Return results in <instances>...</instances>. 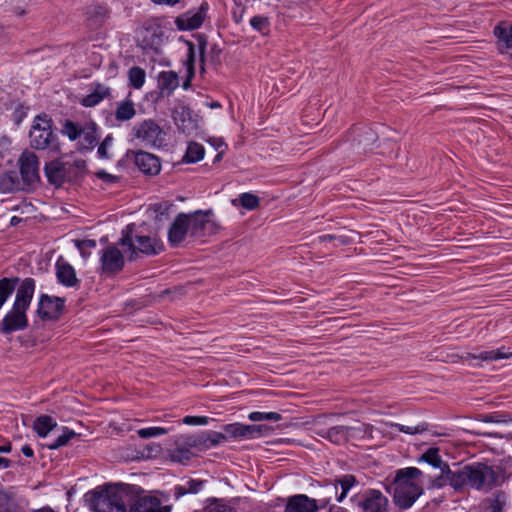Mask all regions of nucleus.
Instances as JSON below:
<instances>
[{"label": "nucleus", "instance_id": "774afa93", "mask_svg": "<svg viewBox=\"0 0 512 512\" xmlns=\"http://www.w3.org/2000/svg\"><path fill=\"white\" fill-rule=\"evenodd\" d=\"M203 36H204L203 34H198V43H199L201 58H203V56H204V50H205V46H206V40L204 39Z\"/></svg>", "mask_w": 512, "mask_h": 512}, {"label": "nucleus", "instance_id": "e433bc0d", "mask_svg": "<svg viewBox=\"0 0 512 512\" xmlns=\"http://www.w3.org/2000/svg\"><path fill=\"white\" fill-rule=\"evenodd\" d=\"M204 153L205 150L201 144L191 142L187 147V151L183 160L187 163H195L203 159Z\"/></svg>", "mask_w": 512, "mask_h": 512}, {"label": "nucleus", "instance_id": "0e129e2a", "mask_svg": "<svg viewBox=\"0 0 512 512\" xmlns=\"http://www.w3.org/2000/svg\"><path fill=\"white\" fill-rule=\"evenodd\" d=\"M169 209L167 203H157L153 205V210L160 215H163Z\"/></svg>", "mask_w": 512, "mask_h": 512}, {"label": "nucleus", "instance_id": "f704fd0d", "mask_svg": "<svg viewBox=\"0 0 512 512\" xmlns=\"http://www.w3.org/2000/svg\"><path fill=\"white\" fill-rule=\"evenodd\" d=\"M18 283V277H4L0 279V309L3 307L7 299L13 294Z\"/></svg>", "mask_w": 512, "mask_h": 512}, {"label": "nucleus", "instance_id": "9d476101", "mask_svg": "<svg viewBox=\"0 0 512 512\" xmlns=\"http://www.w3.org/2000/svg\"><path fill=\"white\" fill-rule=\"evenodd\" d=\"M65 308V299L41 294L38 302L37 315L42 320H58Z\"/></svg>", "mask_w": 512, "mask_h": 512}, {"label": "nucleus", "instance_id": "49530a36", "mask_svg": "<svg viewBox=\"0 0 512 512\" xmlns=\"http://www.w3.org/2000/svg\"><path fill=\"white\" fill-rule=\"evenodd\" d=\"M240 204L248 209L253 210L259 206V197L252 193H243L239 196Z\"/></svg>", "mask_w": 512, "mask_h": 512}, {"label": "nucleus", "instance_id": "f8f14e48", "mask_svg": "<svg viewBox=\"0 0 512 512\" xmlns=\"http://www.w3.org/2000/svg\"><path fill=\"white\" fill-rule=\"evenodd\" d=\"M21 180L27 189L40 181L39 160L35 153L25 151L19 159Z\"/></svg>", "mask_w": 512, "mask_h": 512}, {"label": "nucleus", "instance_id": "69168bd1", "mask_svg": "<svg viewBox=\"0 0 512 512\" xmlns=\"http://www.w3.org/2000/svg\"><path fill=\"white\" fill-rule=\"evenodd\" d=\"M154 4L157 5H167V6H175L180 2V0H151Z\"/></svg>", "mask_w": 512, "mask_h": 512}, {"label": "nucleus", "instance_id": "aec40b11", "mask_svg": "<svg viewBox=\"0 0 512 512\" xmlns=\"http://www.w3.org/2000/svg\"><path fill=\"white\" fill-rule=\"evenodd\" d=\"M351 431H362L361 428H354L349 426H333L331 428H320L315 431V433L324 438L329 440L330 442L334 444H344L349 440Z\"/></svg>", "mask_w": 512, "mask_h": 512}, {"label": "nucleus", "instance_id": "de8ad7c7", "mask_svg": "<svg viewBox=\"0 0 512 512\" xmlns=\"http://www.w3.org/2000/svg\"><path fill=\"white\" fill-rule=\"evenodd\" d=\"M192 456L193 453L190 451V449L185 447H177L171 453V459L180 463L189 461Z\"/></svg>", "mask_w": 512, "mask_h": 512}, {"label": "nucleus", "instance_id": "4d7b16f0", "mask_svg": "<svg viewBox=\"0 0 512 512\" xmlns=\"http://www.w3.org/2000/svg\"><path fill=\"white\" fill-rule=\"evenodd\" d=\"M250 24L253 29L260 31L264 28L265 24H267V18L261 16H254L251 18Z\"/></svg>", "mask_w": 512, "mask_h": 512}, {"label": "nucleus", "instance_id": "f3484780", "mask_svg": "<svg viewBox=\"0 0 512 512\" xmlns=\"http://www.w3.org/2000/svg\"><path fill=\"white\" fill-rule=\"evenodd\" d=\"M440 450L437 447H431L426 452H424L421 457L419 458V461H424L434 468H439L441 470V474L439 477H437L434 481V486L436 487H443L444 485H447L448 482L446 481V472L447 470H451L449 465L445 463L440 454Z\"/></svg>", "mask_w": 512, "mask_h": 512}, {"label": "nucleus", "instance_id": "412c9836", "mask_svg": "<svg viewBox=\"0 0 512 512\" xmlns=\"http://www.w3.org/2000/svg\"><path fill=\"white\" fill-rule=\"evenodd\" d=\"M134 162L139 170L147 175H157L161 169L158 157L145 151L136 152Z\"/></svg>", "mask_w": 512, "mask_h": 512}, {"label": "nucleus", "instance_id": "e2e57ef3", "mask_svg": "<svg viewBox=\"0 0 512 512\" xmlns=\"http://www.w3.org/2000/svg\"><path fill=\"white\" fill-rule=\"evenodd\" d=\"M163 21H164L163 19L157 18V19L152 20L151 22H146L145 23L146 31L149 32L150 30H153L154 27L161 28Z\"/></svg>", "mask_w": 512, "mask_h": 512}, {"label": "nucleus", "instance_id": "c756f323", "mask_svg": "<svg viewBox=\"0 0 512 512\" xmlns=\"http://www.w3.org/2000/svg\"><path fill=\"white\" fill-rule=\"evenodd\" d=\"M507 504L505 492L498 491L484 501V512H503Z\"/></svg>", "mask_w": 512, "mask_h": 512}, {"label": "nucleus", "instance_id": "7c9ffc66", "mask_svg": "<svg viewBox=\"0 0 512 512\" xmlns=\"http://www.w3.org/2000/svg\"><path fill=\"white\" fill-rule=\"evenodd\" d=\"M205 484V481L199 480V479H189L185 481L183 484L177 485L174 489V496L176 499H179L180 497L191 493L195 494L198 493L203 485Z\"/></svg>", "mask_w": 512, "mask_h": 512}, {"label": "nucleus", "instance_id": "13d9d810", "mask_svg": "<svg viewBox=\"0 0 512 512\" xmlns=\"http://www.w3.org/2000/svg\"><path fill=\"white\" fill-rule=\"evenodd\" d=\"M493 32H512V22L501 21L493 29Z\"/></svg>", "mask_w": 512, "mask_h": 512}, {"label": "nucleus", "instance_id": "338daca9", "mask_svg": "<svg viewBox=\"0 0 512 512\" xmlns=\"http://www.w3.org/2000/svg\"><path fill=\"white\" fill-rule=\"evenodd\" d=\"M207 512H235L232 508L228 506H215L210 508Z\"/></svg>", "mask_w": 512, "mask_h": 512}, {"label": "nucleus", "instance_id": "a18cd8bd", "mask_svg": "<svg viewBox=\"0 0 512 512\" xmlns=\"http://www.w3.org/2000/svg\"><path fill=\"white\" fill-rule=\"evenodd\" d=\"M81 130L82 128L76 123L71 120H66L62 132L67 135L70 140L74 141L81 136Z\"/></svg>", "mask_w": 512, "mask_h": 512}, {"label": "nucleus", "instance_id": "1a4fd4ad", "mask_svg": "<svg viewBox=\"0 0 512 512\" xmlns=\"http://www.w3.org/2000/svg\"><path fill=\"white\" fill-rule=\"evenodd\" d=\"M172 119L178 130L190 135L198 129L197 115L183 102H178L172 109Z\"/></svg>", "mask_w": 512, "mask_h": 512}, {"label": "nucleus", "instance_id": "9b49d317", "mask_svg": "<svg viewBox=\"0 0 512 512\" xmlns=\"http://www.w3.org/2000/svg\"><path fill=\"white\" fill-rule=\"evenodd\" d=\"M326 507L325 500H315L305 494H296L286 499L284 512H318Z\"/></svg>", "mask_w": 512, "mask_h": 512}, {"label": "nucleus", "instance_id": "f257e3e1", "mask_svg": "<svg viewBox=\"0 0 512 512\" xmlns=\"http://www.w3.org/2000/svg\"><path fill=\"white\" fill-rule=\"evenodd\" d=\"M130 486L126 484H109L89 491L85 497L93 512H170L169 506H161L154 497H140L130 504Z\"/></svg>", "mask_w": 512, "mask_h": 512}, {"label": "nucleus", "instance_id": "6ab92c4d", "mask_svg": "<svg viewBox=\"0 0 512 512\" xmlns=\"http://www.w3.org/2000/svg\"><path fill=\"white\" fill-rule=\"evenodd\" d=\"M35 280L27 277L23 280L19 279L16 286V296L13 305L28 310L35 292Z\"/></svg>", "mask_w": 512, "mask_h": 512}, {"label": "nucleus", "instance_id": "37998d69", "mask_svg": "<svg viewBox=\"0 0 512 512\" xmlns=\"http://www.w3.org/2000/svg\"><path fill=\"white\" fill-rule=\"evenodd\" d=\"M188 45V77L183 83V88L188 89L191 85V79L194 76L193 64L195 62V51L194 45L191 42H187Z\"/></svg>", "mask_w": 512, "mask_h": 512}, {"label": "nucleus", "instance_id": "052dcab7", "mask_svg": "<svg viewBox=\"0 0 512 512\" xmlns=\"http://www.w3.org/2000/svg\"><path fill=\"white\" fill-rule=\"evenodd\" d=\"M189 446L191 447H197L199 445H205V440H204V436L203 434L199 435V436H191L187 439V442H186Z\"/></svg>", "mask_w": 512, "mask_h": 512}, {"label": "nucleus", "instance_id": "4be33fe9", "mask_svg": "<svg viewBox=\"0 0 512 512\" xmlns=\"http://www.w3.org/2000/svg\"><path fill=\"white\" fill-rule=\"evenodd\" d=\"M56 277L66 287H76L79 284L73 266L61 258L56 262Z\"/></svg>", "mask_w": 512, "mask_h": 512}, {"label": "nucleus", "instance_id": "2f4dec72", "mask_svg": "<svg viewBox=\"0 0 512 512\" xmlns=\"http://www.w3.org/2000/svg\"><path fill=\"white\" fill-rule=\"evenodd\" d=\"M83 146L86 149H93L99 140L98 127L94 122L87 123L81 130Z\"/></svg>", "mask_w": 512, "mask_h": 512}, {"label": "nucleus", "instance_id": "a878e982", "mask_svg": "<svg viewBox=\"0 0 512 512\" xmlns=\"http://www.w3.org/2000/svg\"><path fill=\"white\" fill-rule=\"evenodd\" d=\"M136 116L135 103L130 98V95L124 100L116 103L114 110V117L117 122H127Z\"/></svg>", "mask_w": 512, "mask_h": 512}, {"label": "nucleus", "instance_id": "f03ea898", "mask_svg": "<svg viewBox=\"0 0 512 512\" xmlns=\"http://www.w3.org/2000/svg\"><path fill=\"white\" fill-rule=\"evenodd\" d=\"M445 477L448 485L457 492H463L469 488L487 492L501 485L505 480L504 470L501 467L481 462L447 470Z\"/></svg>", "mask_w": 512, "mask_h": 512}, {"label": "nucleus", "instance_id": "393cba45", "mask_svg": "<svg viewBox=\"0 0 512 512\" xmlns=\"http://www.w3.org/2000/svg\"><path fill=\"white\" fill-rule=\"evenodd\" d=\"M337 487V501L342 502L348 495L349 491L360 484L356 476L352 474H343L333 479Z\"/></svg>", "mask_w": 512, "mask_h": 512}, {"label": "nucleus", "instance_id": "bf43d9fd", "mask_svg": "<svg viewBox=\"0 0 512 512\" xmlns=\"http://www.w3.org/2000/svg\"><path fill=\"white\" fill-rule=\"evenodd\" d=\"M96 176L101 179V180H104L108 183H115L117 182L118 180V177L117 176H114V175H111L109 173H107L106 171L104 170H101V171H98L96 173Z\"/></svg>", "mask_w": 512, "mask_h": 512}, {"label": "nucleus", "instance_id": "72a5a7b5", "mask_svg": "<svg viewBox=\"0 0 512 512\" xmlns=\"http://www.w3.org/2000/svg\"><path fill=\"white\" fill-rule=\"evenodd\" d=\"M227 437L235 439H251L250 425L241 423L227 424L223 427Z\"/></svg>", "mask_w": 512, "mask_h": 512}, {"label": "nucleus", "instance_id": "39448f33", "mask_svg": "<svg viewBox=\"0 0 512 512\" xmlns=\"http://www.w3.org/2000/svg\"><path fill=\"white\" fill-rule=\"evenodd\" d=\"M53 121L46 114L35 117L29 137L30 145L37 150L49 149L57 151L59 149L58 137L52 130Z\"/></svg>", "mask_w": 512, "mask_h": 512}, {"label": "nucleus", "instance_id": "b1692460", "mask_svg": "<svg viewBox=\"0 0 512 512\" xmlns=\"http://www.w3.org/2000/svg\"><path fill=\"white\" fill-rule=\"evenodd\" d=\"M111 88L102 83H93L92 91L83 97L80 103L85 107H94L104 99L111 98Z\"/></svg>", "mask_w": 512, "mask_h": 512}, {"label": "nucleus", "instance_id": "bb28decb", "mask_svg": "<svg viewBox=\"0 0 512 512\" xmlns=\"http://www.w3.org/2000/svg\"><path fill=\"white\" fill-rule=\"evenodd\" d=\"M108 17L107 10L102 6H91L86 11L87 26L91 30H98L103 27Z\"/></svg>", "mask_w": 512, "mask_h": 512}, {"label": "nucleus", "instance_id": "2eb2a0df", "mask_svg": "<svg viewBox=\"0 0 512 512\" xmlns=\"http://www.w3.org/2000/svg\"><path fill=\"white\" fill-rule=\"evenodd\" d=\"M100 263L101 272L106 275H112L123 269L124 257L117 247L109 246L102 250Z\"/></svg>", "mask_w": 512, "mask_h": 512}, {"label": "nucleus", "instance_id": "a211bd4d", "mask_svg": "<svg viewBox=\"0 0 512 512\" xmlns=\"http://www.w3.org/2000/svg\"><path fill=\"white\" fill-rule=\"evenodd\" d=\"M189 235V218L186 213H179L168 230V242L178 247Z\"/></svg>", "mask_w": 512, "mask_h": 512}, {"label": "nucleus", "instance_id": "58836bf2", "mask_svg": "<svg viewBox=\"0 0 512 512\" xmlns=\"http://www.w3.org/2000/svg\"><path fill=\"white\" fill-rule=\"evenodd\" d=\"M388 425L390 427H394V428L398 429V431H400V432H403L406 434H411V435L420 434V433H423L428 430V424L426 422L419 423L415 426H407V425H402V424H398V423H389Z\"/></svg>", "mask_w": 512, "mask_h": 512}, {"label": "nucleus", "instance_id": "79ce46f5", "mask_svg": "<svg viewBox=\"0 0 512 512\" xmlns=\"http://www.w3.org/2000/svg\"><path fill=\"white\" fill-rule=\"evenodd\" d=\"M497 47L500 53L512 58V34H497Z\"/></svg>", "mask_w": 512, "mask_h": 512}, {"label": "nucleus", "instance_id": "ea45409f", "mask_svg": "<svg viewBox=\"0 0 512 512\" xmlns=\"http://www.w3.org/2000/svg\"><path fill=\"white\" fill-rule=\"evenodd\" d=\"M248 418L252 422H259V421H280L282 419V415L277 412H259L254 411L251 412L248 415Z\"/></svg>", "mask_w": 512, "mask_h": 512}, {"label": "nucleus", "instance_id": "864d4df0", "mask_svg": "<svg viewBox=\"0 0 512 512\" xmlns=\"http://www.w3.org/2000/svg\"><path fill=\"white\" fill-rule=\"evenodd\" d=\"M362 136L363 139H358V145L364 143L363 150L365 151L367 146L372 145L376 141L377 136L371 129L366 130Z\"/></svg>", "mask_w": 512, "mask_h": 512}, {"label": "nucleus", "instance_id": "0eeeda50", "mask_svg": "<svg viewBox=\"0 0 512 512\" xmlns=\"http://www.w3.org/2000/svg\"><path fill=\"white\" fill-rule=\"evenodd\" d=\"M120 245L127 246L131 251V260L137 252L156 255L163 249V245L150 236L134 235L133 225L127 226L126 232L120 240Z\"/></svg>", "mask_w": 512, "mask_h": 512}, {"label": "nucleus", "instance_id": "4468645a", "mask_svg": "<svg viewBox=\"0 0 512 512\" xmlns=\"http://www.w3.org/2000/svg\"><path fill=\"white\" fill-rule=\"evenodd\" d=\"M209 4L202 2L197 10H189L175 19L179 30H195L200 28L207 17Z\"/></svg>", "mask_w": 512, "mask_h": 512}, {"label": "nucleus", "instance_id": "7ed1b4c3", "mask_svg": "<svg viewBox=\"0 0 512 512\" xmlns=\"http://www.w3.org/2000/svg\"><path fill=\"white\" fill-rule=\"evenodd\" d=\"M422 471L416 467L399 469L394 481L387 487V491L393 494V501L400 509L410 508L419 496L423 488L419 481Z\"/></svg>", "mask_w": 512, "mask_h": 512}, {"label": "nucleus", "instance_id": "8fccbe9b", "mask_svg": "<svg viewBox=\"0 0 512 512\" xmlns=\"http://www.w3.org/2000/svg\"><path fill=\"white\" fill-rule=\"evenodd\" d=\"M202 434L204 436L205 445L209 442L210 446H216L228 438L225 432L209 431Z\"/></svg>", "mask_w": 512, "mask_h": 512}, {"label": "nucleus", "instance_id": "473e14b6", "mask_svg": "<svg viewBox=\"0 0 512 512\" xmlns=\"http://www.w3.org/2000/svg\"><path fill=\"white\" fill-rule=\"evenodd\" d=\"M56 426V421L48 415H41L37 417L33 423V429L39 437H46Z\"/></svg>", "mask_w": 512, "mask_h": 512}, {"label": "nucleus", "instance_id": "ddd939ff", "mask_svg": "<svg viewBox=\"0 0 512 512\" xmlns=\"http://www.w3.org/2000/svg\"><path fill=\"white\" fill-rule=\"evenodd\" d=\"M26 311L24 308L13 305L0 323V332L7 335L26 329L28 327Z\"/></svg>", "mask_w": 512, "mask_h": 512}, {"label": "nucleus", "instance_id": "6e6552de", "mask_svg": "<svg viewBox=\"0 0 512 512\" xmlns=\"http://www.w3.org/2000/svg\"><path fill=\"white\" fill-rule=\"evenodd\" d=\"M212 214V210H198L187 214L189 218V236L199 239L215 234L220 227L210 218Z\"/></svg>", "mask_w": 512, "mask_h": 512}, {"label": "nucleus", "instance_id": "20e7f679", "mask_svg": "<svg viewBox=\"0 0 512 512\" xmlns=\"http://www.w3.org/2000/svg\"><path fill=\"white\" fill-rule=\"evenodd\" d=\"M44 172L48 182L59 187L64 182H75L82 179L87 173L86 161L83 159L53 160L45 164Z\"/></svg>", "mask_w": 512, "mask_h": 512}, {"label": "nucleus", "instance_id": "a19ab883", "mask_svg": "<svg viewBox=\"0 0 512 512\" xmlns=\"http://www.w3.org/2000/svg\"><path fill=\"white\" fill-rule=\"evenodd\" d=\"M75 436L76 433L73 430H70L65 427L62 435H60L52 443L48 444L47 447L50 450H56L62 446H65L69 442V440H71Z\"/></svg>", "mask_w": 512, "mask_h": 512}, {"label": "nucleus", "instance_id": "6e6d98bb", "mask_svg": "<svg viewBox=\"0 0 512 512\" xmlns=\"http://www.w3.org/2000/svg\"><path fill=\"white\" fill-rule=\"evenodd\" d=\"M113 138L111 135H107L98 147V155L101 158H108L107 148L110 146Z\"/></svg>", "mask_w": 512, "mask_h": 512}, {"label": "nucleus", "instance_id": "603ef678", "mask_svg": "<svg viewBox=\"0 0 512 512\" xmlns=\"http://www.w3.org/2000/svg\"><path fill=\"white\" fill-rule=\"evenodd\" d=\"M75 245L83 258H87L90 255V250L96 247V241L92 239L76 240Z\"/></svg>", "mask_w": 512, "mask_h": 512}, {"label": "nucleus", "instance_id": "5fc2aeb1", "mask_svg": "<svg viewBox=\"0 0 512 512\" xmlns=\"http://www.w3.org/2000/svg\"><path fill=\"white\" fill-rule=\"evenodd\" d=\"M183 422L188 425H206L208 423V417L206 416H186Z\"/></svg>", "mask_w": 512, "mask_h": 512}, {"label": "nucleus", "instance_id": "4c0bfd02", "mask_svg": "<svg viewBox=\"0 0 512 512\" xmlns=\"http://www.w3.org/2000/svg\"><path fill=\"white\" fill-rule=\"evenodd\" d=\"M335 497L337 499V487L332 480H326L321 485V491L318 493V498H314L315 500H325L327 501V506L330 504L332 498Z\"/></svg>", "mask_w": 512, "mask_h": 512}, {"label": "nucleus", "instance_id": "423d86ee", "mask_svg": "<svg viewBox=\"0 0 512 512\" xmlns=\"http://www.w3.org/2000/svg\"><path fill=\"white\" fill-rule=\"evenodd\" d=\"M131 134L149 148L159 149L166 145L167 132L154 119L136 123Z\"/></svg>", "mask_w": 512, "mask_h": 512}, {"label": "nucleus", "instance_id": "dca6fc26", "mask_svg": "<svg viewBox=\"0 0 512 512\" xmlns=\"http://www.w3.org/2000/svg\"><path fill=\"white\" fill-rule=\"evenodd\" d=\"M363 512H388L389 500L379 490H367L358 502Z\"/></svg>", "mask_w": 512, "mask_h": 512}, {"label": "nucleus", "instance_id": "c85d7f7f", "mask_svg": "<svg viewBox=\"0 0 512 512\" xmlns=\"http://www.w3.org/2000/svg\"><path fill=\"white\" fill-rule=\"evenodd\" d=\"M179 80L178 75L174 71H163L158 77V88L162 93L166 92L167 95H171L173 91L178 87Z\"/></svg>", "mask_w": 512, "mask_h": 512}, {"label": "nucleus", "instance_id": "09e8293b", "mask_svg": "<svg viewBox=\"0 0 512 512\" xmlns=\"http://www.w3.org/2000/svg\"><path fill=\"white\" fill-rule=\"evenodd\" d=\"M168 432L167 429L162 427H148V428H142L137 431V434L142 439H147L151 437H157L164 435Z\"/></svg>", "mask_w": 512, "mask_h": 512}, {"label": "nucleus", "instance_id": "680f3d73", "mask_svg": "<svg viewBox=\"0 0 512 512\" xmlns=\"http://www.w3.org/2000/svg\"><path fill=\"white\" fill-rule=\"evenodd\" d=\"M319 241L320 242H326V241H333V240H338L340 244H346V238L345 237H337L335 235H331V234H325V235H321L318 237Z\"/></svg>", "mask_w": 512, "mask_h": 512}, {"label": "nucleus", "instance_id": "c03bdc74", "mask_svg": "<svg viewBox=\"0 0 512 512\" xmlns=\"http://www.w3.org/2000/svg\"><path fill=\"white\" fill-rule=\"evenodd\" d=\"M15 507L12 496L3 489H0V512H14Z\"/></svg>", "mask_w": 512, "mask_h": 512}, {"label": "nucleus", "instance_id": "c9c22d12", "mask_svg": "<svg viewBox=\"0 0 512 512\" xmlns=\"http://www.w3.org/2000/svg\"><path fill=\"white\" fill-rule=\"evenodd\" d=\"M128 79L134 89H140L145 83L146 72L139 66H133L128 71Z\"/></svg>", "mask_w": 512, "mask_h": 512}, {"label": "nucleus", "instance_id": "5701e85b", "mask_svg": "<svg viewBox=\"0 0 512 512\" xmlns=\"http://www.w3.org/2000/svg\"><path fill=\"white\" fill-rule=\"evenodd\" d=\"M27 187L14 170L5 171L0 174V192L13 193L16 191L26 190Z\"/></svg>", "mask_w": 512, "mask_h": 512}, {"label": "nucleus", "instance_id": "cd10ccee", "mask_svg": "<svg viewBox=\"0 0 512 512\" xmlns=\"http://www.w3.org/2000/svg\"><path fill=\"white\" fill-rule=\"evenodd\" d=\"M512 357V352H505L504 348L490 351H481L479 353H467L466 360L477 359L481 361H496L500 359H508Z\"/></svg>", "mask_w": 512, "mask_h": 512}, {"label": "nucleus", "instance_id": "3c124183", "mask_svg": "<svg viewBox=\"0 0 512 512\" xmlns=\"http://www.w3.org/2000/svg\"><path fill=\"white\" fill-rule=\"evenodd\" d=\"M273 428L265 424H252L250 425L251 439L268 436L272 433Z\"/></svg>", "mask_w": 512, "mask_h": 512}]
</instances>
